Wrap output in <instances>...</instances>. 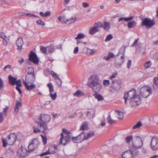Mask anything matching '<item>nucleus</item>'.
<instances>
[{
  "instance_id": "obj_1",
  "label": "nucleus",
  "mask_w": 158,
  "mask_h": 158,
  "mask_svg": "<svg viewBox=\"0 0 158 158\" xmlns=\"http://www.w3.org/2000/svg\"><path fill=\"white\" fill-rule=\"evenodd\" d=\"M136 95V90L134 89L125 93L124 97L125 104H127L128 102L131 107L137 106L139 105L141 103L140 96Z\"/></svg>"
},
{
  "instance_id": "obj_2",
  "label": "nucleus",
  "mask_w": 158,
  "mask_h": 158,
  "mask_svg": "<svg viewBox=\"0 0 158 158\" xmlns=\"http://www.w3.org/2000/svg\"><path fill=\"white\" fill-rule=\"evenodd\" d=\"M51 119L50 115L44 114L40 115V118L35 120V122L38 124L37 127L33 126L34 132H42L44 134L46 133L47 125L46 123L49 122Z\"/></svg>"
},
{
  "instance_id": "obj_3",
  "label": "nucleus",
  "mask_w": 158,
  "mask_h": 158,
  "mask_svg": "<svg viewBox=\"0 0 158 158\" xmlns=\"http://www.w3.org/2000/svg\"><path fill=\"white\" fill-rule=\"evenodd\" d=\"M98 76L96 74L90 75L88 78L87 85L92 89L93 91L98 93L101 89L102 86Z\"/></svg>"
},
{
  "instance_id": "obj_4",
  "label": "nucleus",
  "mask_w": 158,
  "mask_h": 158,
  "mask_svg": "<svg viewBox=\"0 0 158 158\" xmlns=\"http://www.w3.org/2000/svg\"><path fill=\"white\" fill-rule=\"evenodd\" d=\"M17 137L14 133H12L7 137L6 139H2L3 147H6L7 145H12L16 141Z\"/></svg>"
},
{
  "instance_id": "obj_5",
  "label": "nucleus",
  "mask_w": 158,
  "mask_h": 158,
  "mask_svg": "<svg viewBox=\"0 0 158 158\" xmlns=\"http://www.w3.org/2000/svg\"><path fill=\"white\" fill-rule=\"evenodd\" d=\"M139 18L142 21L141 25L142 26H145L146 27H150L154 25L155 23L153 20H152L150 18H143L141 16Z\"/></svg>"
},
{
  "instance_id": "obj_6",
  "label": "nucleus",
  "mask_w": 158,
  "mask_h": 158,
  "mask_svg": "<svg viewBox=\"0 0 158 158\" xmlns=\"http://www.w3.org/2000/svg\"><path fill=\"white\" fill-rule=\"evenodd\" d=\"M151 88L149 86H143L140 90V94L144 98H146L152 93Z\"/></svg>"
},
{
  "instance_id": "obj_7",
  "label": "nucleus",
  "mask_w": 158,
  "mask_h": 158,
  "mask_svg": "<svg viewBox=\"0 0 158 158\" xmlns=\"http://www.w3.org/2000/svg\"><path fill=\"white\" fill-rule=\"evenodd\" d=\"M110 84V87L114 91H117L121 88L122 82L119 80H112Z\"/></svg>"
},
{
  "instance_id": "obj_8",
  "label": "nucleus",
  "mask_w": 158,
  "mask_h": 158,
  "mask_svg": "<svg viewBox=\"0 0 158 158\" xmlns=\"http://www.w3.org/2000/svg\"><path fill=\"white\" fill-rule=\"evenodd\" d=\"M132 144L135 148L137 149L140 148L143 145V142L140 137L136 136L134 137Z\"/></svg>"
},
{
  "instance_id": "obj_9",
  "label": "nucleus",
  "mask_w": 158,
  "mask_h": 158,
  "mask_svg": "<svg viewBox=\"0 0 158 158\" xmlns=\"http://www.w3.org/2000/svg\"><path fill=\"white\" fill-rule=\"evenodd\" d=\"M120 54V53L119 52L115 57L114 65L117 68H120L121 66V65L123 63L124 60L123 54L121 56L120 58H118V56Z\"/></svg>"
},
{
  "instance_id": "obj_10",
  "label": "nucleus",
  "mask_w": 158,
  "mask_h": 158,
  "mask_svg": "<svg viewBox=\"0 0 158 158\" xmlns=\"http://www.w3.org/2000/svg\"><path fill=\"white\" fill-rule=\"evenodd\" d=\"M61 137L60 138V140L59 143V144H60L62 145H65L69 142L71 140L72 137L70 135V134H69L67 135L64 136L65 138V142H63V133H61L60 134Z\"/></svg>"
},
{
  "instance_id": "obj_11",
  "label": "nucleus",
  "mask_w": 158,
  "mask_h": 158,
  "mask_svg": "<svg viewBox=\"0 0 158 158\" xmlns=\"http://www.w3.org/2000/svg\"><path fill=\"white\" fill-rule=\"evenodd\" d=\"M38 145V142L35 139H33L31 143L28 146V152H31L33 151L36 148Z\"/></svg>"
},
{
  "instance_id": "obj_12",
  "label": "nucleus",
  "mask_w": 158,
  "mask_h": 158,
  "mask_svg": "<svg viewBox=\"0 0 158 158\" xmlns=\"http://www.w3.org/2000/svg\"><path fill=\"white\" fill-rule=\"evenodd\" d=\"M29 60L32 62L34 64H37L39 61L36 54L31 51L29 55Z\"/></svg>"
},
{
  "instance_id": "obj_13",
  "label": "nucleus",
  "mask_w": 158,
  "mask_h": 158,
  "mask_svg": "<svg viewBox=\"0 0 158 158\" xmlns=\"http://www.w3.org/2000/svg\"><path fill=\"white\" fill-rule=\"evenodd\" d=\"M138 153L137 152H134V151H131L130 150H128L125 152L122 155V158H133V156L137 155Z\"/></svg>"
},
{
  "instance_id": "obj_14",
  "label": "nucleus",
  "mask_w": 158,
  "mask_h": 158,
  "mask_svg": "<svg viewBox=\"0 0 158 158\" xmlns=\"http://www.w3.org/2000/svg\"><path fill=\"white\" fill-rule=\"evenodd\" d=\"M35 79V75L34 74H27L26 75L25 81L28 83H33Z\"/></svg>"
},
{
  "instance_id": "obj_15",
  "label": "nucleus",
  "mask_w": 158,
  "mask_h": 158,
  "mask_svg": "<svg viewBox=\"0 0 158 158\" xmlns=\"http://www.w3.org/2000/svg\"><path fill=\"white\" fill-rule=\"evenodd\" d=\"M27 151L25 148L21 147L19 148L17 151V154L18 156L21 157H24L26 156Z\"/></svg>"
},
{
  "instance_id": "obj_16",
  "label": "nucleus",
  "mask_w": 158,
  "mask_h": 158,
  "mask_svg": "<svg viewBox=\"0 0 158 158\" xmlns=\"http://www.w3.org/2000/svg\"><path fill=\"white\" fill-rule=\"evenodd\" d=\"M23 82L26 89L28 90H31L32 89L35 88L36 87L35 85L32 83H31V84L30 85H28V83L24 80H23Z\"/></svg>"
},
{
  "instance_id": "obj_17",
  "label": "nucleus",
  "mask_w": 158,
  "mask_h": 158,
  "mask_svg": "<svg viewBox=\"0 0 158 158\" xmlns=\"http://www.w3.org/2000/svg\"><path fill=\"white\" fill-rule=\"evenodd\" d=\"M16 44L18 47V49L21 50L23 44V41L21 38H19L18 39L16 42Z\"/></svg>"
},
{
  "instance_id": "obj_18",
  "label": "nucleus",
  "mask_w": 158,
  "mask_h": 158,
  "mask_svg": "<svg viewBox=\"0 0 158 158\" xmlns=\"http://www.w3.org/2000/svg\"><path fill=\"white\" fill-rule=\"evenodd\" d=\"M83 132V134L82 135L83 137V139L85 140H87L89 138L94 136L95 135V133L94 131H92L90 133H88L85 136L84 134V131Z\"/></svg>"
},
{
  "instance_id": "obj_19",
  "label": "nucleus",
  "mask_w": 158,
  "mask_h": 158,
  "mask_svg": "<svg viewBox=\"0 0 158 158\" xmlns=\"http://www.w3.org/2000/svg\"><path fill=\"white\" fill-rule=\"evenodd\" d=\"M21 105V102H19L18 101L17 102L14 108V113L15 114H17L19 110V107Z\"/></svg>"
},
{
  "instance_id": "obj_20",
  "label": "nucleus",
  "mask_w": 158,
  "mask_h": 158,
  "mask_svg": "<svg viewBox=\"0 0 158 158\" xmlns=\"http://www.w3.org/2000/svg\"><path fill=\"white\" fill-rule=\"evenodd\" d=\"M83 134V132L81 133L78 136L76 137H73L72 138V139L73 141L76 143H78L81 142L83 140L82 139H78L79 137H80L81 135H82Z\"/></svg>"
},
{
  "instance_id": "obj_21",
  "label": "nucleus",
  "mask_w": 158,
  "mask_h": 158,
  "mask_svg": "<svg viewBox=\"0 0 158 158\" xmlns=\"http://www.w3.org/2000/svg\"><path fill=\"white\" fill-rule=\"evenodd\" d=\"M9 80L10 83L12 85H14L15 84L16 82V78L12 76L11 75L9 76Z\"/></svg>"
},
{
  "instance_id": "obj_22",
  "label": "nucleus",
  "mask_w": 158,
  "mask_h": 158,
  "mask_svg": "<svg viewBox=\"0 0 158 158\" xmlns=\"http://www.w3.org/2000/svg\"><path fill=\"white\" fill-rule=\"evenodd\" d=\"M133 18V16H131L129 17H122L119 18L118 19V22H120V21H122V22L123 21L128 22L129 21L131 20Z\"/></svg>"
},
{
  "instance_id": "obj_23",
  "label": "nucleus",
  "mask_w": 158,
  "mask_h": 158,
  "mask_svg": "<svg viewBox=\"0 0 158 158\" xmlns=\"http://www.w3.org/2000/svg\"><path fill=\"white\" fill-rule=\"evenodd\" d=\"M99 31V29L98 28H96L94 26L93 27H92L90 29L89 33L90 34L92 35Z\"/></svg>"
},
{
  "instance_id": "obj_24",
  "label": "nucleus",
  "mask_w": 158,
  "mask_h": 158,
  "mask_svg": "<svg viewBox=\"0 0 158 158\" xmlns=\"http://www.w3.org/2000/svg\"><path fill=\"white\" fill-rule=\"evenodd\" d=\"M154 84L153 85L154 89H156L158 88V77L154 78Z\"/></svg>"
},
{
  "instance_id": "obj_25",
  "label": "nucleus",
  "mask_w": 158,
  "mask_h": 158,
  "mask_svg": "<svg viewBox=\"0 0 158 158\" xmlns=\"http://www.w3.org/2000/svg\"><path fill=\"white\" fill-rule=\"evenodd\" d=\"M85 37V35L83 33H79L77 34V37H75V39L77 40V43L79 44L80 42H79L78 40L79 39H83Z\"/></svg>"
},
{
  "instance_id": "obj_26",
  "label": "nucleus",
  "mask_w": 158,
  "mask_h": 158,
  "mask_svg": "<svg viewBox=\"0 0 158 158\" xmlns=\"http://www.w3.org/2000/svg\"><path fill=\"white\" fill-rule=\"evenodd\" d=\"M87 116L93 118L95 116V111L93 110H91L90 111H87Z\"/></svg>"
},
{
  "instance_id": "obj_27",
  "label": "nucleus",
  "mask_w": 158,
  "mask_h": 158,
  "mask_svg": "<svg viewBox=\"0 0 158 158\" xmlns=\"http://www.w3.org/2000/svg\"><path fill=\"white\" fill-rule=\"evenodd\" d=\"M84 95V94L79 90H77L76 92L74 93L73 94L74 96H77V97H80L81 96H83Z\"/></svg>"
},
{
  "instance_id": "obj_28",
  "label": "nucleus",
  "mask_w": 158,
  "mask_h": 158,
  "mask_svg": "<svg viewBox=\"0 0 158 158\" xmlns=\"http://www.w3.org/2000/svg\"><path fill=\"white\" fill-rule=\"evenodd\" d=\"M103 27L104 30L108 31L110 28V23L105 22L104 23Z\"/></svg>"
},
{
  "instance_id": "obj_29",
  "label": "nucleus",
  "mask_w": 158,
  "mask_h": 158,
  "mask_svg": "<svg viewBox=\"0 0 158 158\" xmlns=\"http://www.w3.org/2000/svg\"><path fill=\"white\" fill-rule=\"evenodd\" d=\"M88 126L85 122L83 123L82 126L80 128V130H86L88 129Z\"/></svg>"
},
{
  "instance_id": "obj_30",
  "label": "nucleus",
  "mask_w": 158,
  "mask_h": 158,
  "mask_svg": "<svg viewBox=\"0 0 158 158\" xmlns=\"http://www.w3.org/2000/svg\"><path fill=\"white\" fill-rule=\"evenodd\" d=\"M26 72L27 73V74H34V69L33 67H28L26 70Z\"/></svg>"
},
{
  "instance_id": "obj_31",
  "label": "nucleus",
  "mask_w": 158,
  "mask_h": 158,
  "mask_svg": "<svg viewBox=\"0 0 158 158\" xmlns=\"http://www.w3.org/2000/svg\"><path fill=\"white\" fill-rule=\"evenodd\" d=\"M114 56L112 52H110L107 56H104L103 59L106 60H109L111 58H113Z\"/></svg>"
},
{
  "instance_id": "obj_32",
  "label": "nucleus",
  "mask_w": 158,
  "mask_h": 158,
  "mask_svg": "<svg viewBox=\"0 0 158 158\" xmlns=\"http://www.w3.org/2000/svg\"><path fill=\"white\" fill-rule=\"evenodd\" d=\"M96 52V50L91 49L87 48L86 50V53L89 55H93Z\"/></svg>"
},
{
  "instance_id": "obj_33",
  "label": "nucleus",
  "mask_w": 158,
  "mask_h": 158,
  "mask_svg": "<svg viewBox=\"0 0 158 158\" xmlns=\"http://www.w3.org/2000/svg\"><path fill=\"white\" fill-rule=\"evenodd\" d=\"M108 123L110 124H112L115 123V121L114 120L111 118L110 115L109 114L107 118Z\"/></svg>"
},
{
  "instance_id": "obj_34",
  "label": "nucleus",
  "mask_w": 158,
  "mask_h": 158,
  "mask_svg": "<svg viewBox=\"0 0 158 158\" xmlns=\"http://www.w3.org/2000/svg\"><path fill=\"white\" fill-rule=\"evenodd\" d=\"M47 86L49 88V91L50 93V94L54 93L53 86L52 83H50L48 84Z\"/></svg>"
},
{
  "instance_id": "obj_35",
  "label": "nucleus",
  "mask_w": 158,
  "mask_h": 158,
  "mask_svg": "<svg viewBox=\"0 0 158 158\" xmlns=\"http://www.w3.org/2000/svg\"><path fill=\"white\" fill-rule=\"evenodd\" d=\"M75 18L72 17L69 19H67L66 20V23L70 24L73 23L75 21Z\"/></svg>"
},
{
  "instance_id": "obj_36",
  "label": "nucleus",
  "mask_w": 158,
  "mask_h": 158,
  "mask_svg": "<svg viewBox=\"0 0 158 158\" xmlns=\"http://www.w3.org/2000/svg\"><path fill=\"white\" fill-rule=\"evenodd\" d=\"M136 25V23L135 21L129 22L128 23V27L129 28L133 27Z\"/></svg>"
},
{
  "instance_id": "obj_37",
  "label": "nucleus",
  "mask_w": 158,
  "mask_h": 158,
  "mask_svg": "<svg viewBox=\"0 0 158 158\" xmlns=\"http://www.w3.org/2000/svg\"><path fill=\"white\" fill-rule=\"evenodd\" d=\"M115 112H118L117 118L120 119H122L123 118V114L121 112H120L117 110H115Z\"/></svg>"
},
{
  "instance_id": "obj_38",
  "label": "nucleus",
  "mask_w": 158,
  "mask_h": 158,
  "mask_svg": "<svg viewBox=\"0 0 158 158\" xmlns=\"http://www.w3.org/2000/svg\"><path fill=\"white\" fill-rule=\"evenodd\" d=\"M133 137L132 136H129L126 137L125 138L126 142L128 144H129L130 142L132 141Z\"/></svg>"
},
{
  "instance_id": "obj_39",
  "label": "nucleus",
  "mask_w": 158,
  "mask_h": 158,
  "mask_svg": "<svg viewBox=\"0 0 158 158\" xmlns=\"http://www.w3.org/2000/svg\"><path fill=\"white\" fill-rule=\"evenodd\" d=\"M58 19L61 23H66V20L67 19L65 18L64 16L59 17Z\"/></svg>"
},
{
  "instance_id": "obj_40",
  "label": "nucleus",
  "mask_w": 158,
  "mask_h": 158,
  "mask_svg": "<svg viewBox=\"0 0 158 158\" xmlns=\"http://www.w3.org/2000/svg\"><path fill=\"white\" fill-rule=\"evenodd\" d=\"M94 96L95 98L97 99L99 101L103 100L104 99L102 96L101 95L97 94H94Z\"/></svg>"
},
{
  "instance_id": "obj_41",
  "label": "nucleus",
  "mask_w": 158,
  "mask_h": 158,
  "mask_svg": "<svg viewBox=\"0 0 158 158\" xmlns=\"http://www.w3.org/2000/svg\"><path fill=\"white\" fill-rule=\"evenodd\" d=\"M49 96L52 98V100H55L56 99L57 97V94L56 92H54L50 94Z\"/></svg>"
},
{
  "instance_id": "obj_42",
  "label": "nucleus",
  "mask_w": 158,
  "mask_h": 158,
  "mask_svg": "<svg viewBox=\"0 0 158 158\" xmlns=\"http://www.w3.org/2000/svg\"><path fill=\"white\" fill-rule=\"evenodd\" d=\"M142 123L141 122L139 121L133 127V129L138 128L142 125Z\"/></svg>"
},
{
  "instance_id": "obj_43",
  "label": "nucleus",
  "mask_w": 158,
  "mask_h": 158,
  "mask_svg": "<svg viewBox=\"0 0 158 158\" xmlns=\"http://www.w3.org/2000/svg\"><path fill=\"white\" fill-rule=\"evenodd\" d=\"M47 51H48L49 52L51 53L53 51L54 47L52 45L47 47Z\"/></svg>"
},
{
  "instance_id": "obj_44",
  "label": "nucleus",
  "mask_w": 158,
  "mask_h": 158,
  "mask_svg": "<svg viewBox=\"0 0 158 158\" xmlns=\"http://www.w3.org/2000/svg\"><path fill=\"white\" fill-rule=\"evenodd\" d=\"M102 25L100 22H98L94 24V26L96 28H98L99 27H102Z\"/></svg>"
},
{
  "instance_id": "obj_45",
  "label": "nucleus",
  "mask_w": 158,
  "mask_h": 158,
  "mask_svg": "<svg viewBox=\"0 0 158 158\" xmlns=\"http://www.w3.org/2000/svg\"><path fill=\"white\" fill-rule=\"evenodd\" d=\"M0 37L4 40H9V38H7L4 33H1L0 35Z\"/></svg>"
},
{
  "instance_id": "obj_46",
  "label": "nucleus",
  "mask_w": 158,
  "mask_h": 158,
  "mask_svg": "<svg viewBox=\"0 0 158 158\" xmlns=\"http://www.w3.org/2000/svg\"><path fill=\"white\" fill-rule=\"evenodd\" d=\"M113 38V35H112L109 34L106 37V38L105 40V41L106 42H107L108 41H110V40L112 39Z\"/></svg>"
},
{
  "instance_id": "obj_47",
  "label": "nucleus",
  "mask_w": 158,
  "mask_h": 158,
  "mask_svg": "<svg viewBox=\"0 0 158 158\" xmlns=\"http://www.w3.org/2000/svg\"><path fill=\"white\" fill-rule=\"evenodd\" d=\"M152 64L151 62L150 61H148L145 63L144 66L145 68H147L150 67Z\"/></svg>"
},
{
  "instance_id": "obj_48",
  "label": "nucleus",
  "mask_w": 158,
  "mask_h": 158,
  "mask_svg": "<svg viewBox=\"0 0 158 158\" xmlns=\"http://www.w3.org/2000/svg\"><path fill=\"white\" fill-rule=\"evenodd\" d=\"M15 84L16 85V86L21 87L22 86V84L21 80L19 79L16 81Z\"/></svg>"
},
{
  "instance_id": "obj_49",
  "label": "nucleus",
  "mask_w": 158,
  "mask_h": 158,
  "mask_svg": "<svg viewBox=\"0 0 158 158\" xmlns=\"http://www.w3.org/2000/svg\"><path fill=\"white\" fill-rule=\"evenodd\" d=\"M36 23L38 25H40L43 26L45 25V23L40 19L37 20L36 22Z\"/></svg>"
},
{
  "instance_id": "obj_50",
  "label": "nucleus",
  "mask_w": 158,
  "mask_h": 158,
  "mask_svg": "<svg viewBox=\"0 0 158 158\" xmlns=\"http://www.w3.org/2000/svg\"><path fill=\"white\" fill-rule=\"evenodd\" d=\"M8 106H6L3 109V114L5 116L6 115V113L8 109Z\"/></svg>"
},
{
  "instance_id": "obj_51",
  "label": "nucleus",
  "mask_w": 158,
  "mask_h": 158,
  "mask_svg": "<svg viewBox=\"0 0 158 158\" xmlns=\"http://www.w3.org/2000/svg\"><path fill=\"white\" fill-rule=\"evenodd\" d=\"M40 50L43 53H47V47H41L40 48Z\"/></svg>"
},
{
  "instance_id": "obj_52",
  "label": "nucleus",
  "mask_w": 158,
  "mask_h": 158,
  "mask_svg": "<svg viewBox=\"0 0 158 158\" xmlns=\"http://www.w3.org/2000/svg\"><path fill=\"white\" fill-rule=\"evenodd\" d=\"M41 136L42 138L43 141L44 143V144H45L47 142V138L46 137H44L42 135H41Z\"/></svg>"
},
{
  "instance_id": "obj_53",
  "label": "nucleus",
  "mask_w": 158,
  "mask_h": 158,
  "mask_svg": "<svg viewBox=\"0 0 158 158\" xmlns=\"http://www.w3.org/2000/svg\"><path fill=\"white\" fill-rule=\"evenodd\" d=\"M104 85L106 86H109L110 84V82L109 80H104L103 81Z\"/></svg>"
},
{
  "instance_id": "obj_54",
  "label": "nucleus",
  "mask_w": 158,
  "mask_h": 158,
  "mask_svg": "<svg viewBox=\"0 0 158 158\" xmlns=\"http://www.w3.org/2000/svg\"><path fill=\"white\" fill-rule=\"evenodd\" d=\"M53 152H50L49 150L48 151H47L46 152H45L42 154H40V156H44L47 155L48 154H49L50 153H51V154L53 153Z\"/></svg>"
},
{
  "instance_id": "obj_55",
  "label": "nucleus",
  "mask_w": 158,
  "mask_h": 158,
  "mask_svg": "<svg viewBox=\"0 0 158 158\" xmlns=\"http://www.w3.org/2000/svg\"><path fill=\"white\" fill-rule=\"evenodd\" d=\"M62 131L65 136L69 134H70V132L68 131L67 130L64 128L62 129Z\"/></svg>"
},
{
  "instance_id": "obj_56",
  "label": "nucleus",
  "mask_w": 158,
  "mask_h": 158,
  "mask_svg": "<svg viewBox=\"0 0 158 158\" xmlns=\"http://www.w3.org/2000/svg\"><path fill=\"white\" fill-rule=\"evenodd\" d=\"M117 75V73H114L110 77V80L112 81V80H114V79L115 78Z\"/></svg>"
},
{
  "instance_id": "obj_57",
  "label": "nucleus",
  "mask_w": 158,
  "mask_h": 158,
  "mask_svg": "<svg viewBox=\"0 0 158 158\" xmlns=\"http://www.w3.org/2000/svg\"><path fill=\"white\" fill-rule=\"evenodd\" d=\"M139 39H136L134 42L133 44L131 45V47H136L137 46V44L138 42Z\"/></svg>"
},
{
  "instance_id": "obj_58",
  "label": "nucleus",
  "mask_w": 158,
  "mask_h": 158,
  "mask_svg": "<svg viewBox=\"0 0 158 158\" xmlns=\"http://www.w3.org/2000/svg\"><path fill=\"white\" fill-rule=\"evenodd\" d=\"M45 17H48L49 16L51 15L50 12L49 11H47L44 13Z\"/></svg>"
},
{
  "instance_id": "obj_59",
  "label": "nucleus",
  "mask_w": 158,
  "mask_h": 158,
  "mask_svg": "<svg viewBox=\"0 0 158 158\" xmlns=\"http://www.w3.org/2000/svg\"><path fill=\"white\" fill-rule=\"evenodd\" d=\"M11 68V66L10 65L8 64L6 66L3 68V70L4 71H6V69H10Z\"/></svg>"
},
{
  "instance_id": "obj_60",
  "label": "nucleus",
  "mask_w": 158,
  "mask_h": 158,
  "mask_svg": "<svg viewBox=\"0 0 158 158\" xmlns=\"http://www.w3.org/2000/svg\"><path fill=\"white\" fill-rule=\"evenodd\" d=\"M83 6L84 8L88 7L89 6V4L87 3L83 2L82 3Z\"/></svg>"
},
{
  "instance_id": "obj_61",
  "label": "nucleus",
  "mask_w": 158,
  "mask_h": 158,
  "mask_svg": "<svg viewBox=\"0 0 158 158\" xmlns=\"http://www.w3.org/2000/svg\"><path fill=\"white\" fill-rule=\"evenodd\" d=\"M4 120L2 113L0 112V123H2Z\"/></svg>"
},
{
  "instance_id": "obj_62",
  "label": "nucleus",
  "mask_w": 158,
  "mask_h": 158,
  "mask_svg": "<svg viewBox=\"0 0 158 158\" xmlns=\"http://www.w3.org/2000/svg\"><path fill=\"white\" fill-rule=\"evenodd\" d=\"M131 62L130 60H128V61L127 63V67L128 69H129L131 65Z\"/></svg>"
},
{
  "instance_id": "obj_63",
  "label": "nucleus",
  "mask_w": 158,
  "mask_h": 158,
  "mask_svg": "<svg viewBox=\"0 0 158 158\" xmlns=\"http://www.w3.org/2000/svg\"><path fill=\"white\" fill-rule=\"evenodd\" d=\"M51 74L53 76V77H56L57 78V77H58V75H57V74L55 73L54 72L52 71L51 72Z\"/></svg>"
},
{
  "instance_id": "obj_64",
  "label": "nucleus",
  "mask_w": 158,
  "mask_h": 158,
  "mask_svg": "<svg viewBox=\"0 0 158 158\" xmlns=\"http://www.w3.org/2000/svg\"><path fill=\"white\" fill-rule=\"evenodd\" d=\"M154 58L156 60H158V52L156 53L154 56Z\"/></svg>"
}]
</instances>
